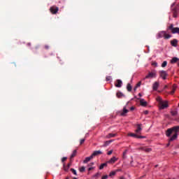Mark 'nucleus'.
<instances>
[{"instance_id": "nucleus-1", "label": "nucleus", "mask_w": 179, "mask_h": 179, "mask_svg": "<svg viewBox=\"0 0 179 179\" xmlns=\"http://www.w3.org/2000/svg\"><path fill=\"white\" fill-rule=\"evenodd\" d=\"M173 132H179V126H176L171 129H168L166 131V136H171Z\"/></svg>"}, {"instance_id": "nucleus-2", "label": "nucleus", "mask_w": 179, "mask_h": 179, "mask_svg": "<svg viewBox=\"0 0 179 179\" xmlns=\"http://www.w3.org/2000/svg\"><path fill=\"white\" fill-rule=\"evenodd\" d=\"M159 110H164L169 107V102L167 101H163L159 104Z\"/></svg>"}, {"instance_id": "nucleus-3", "label": "nucleus", "mask_w": 179, "mask_h": 179, "mask_svg": "<svg viewBox=\"0 0 179 179\" xmlns=\"http://www.w3.org/2000/svg\"><path fill=\"white\" fill-rule=\"evenodd\" d=\"M159 37H164L166 40L168 38H170L171 37V35L166 33V31H162L158 34Z\"/></svg>"}, {"instance_id": "nucleus-4", "label": "nucleus", "mask_w": 179, "mask_h": 179, "mask_svg": "<svg viewBox=\"0 0 179 179\" xmlns=\"http://www.w3.org/2000/svg\"><path fill=\"white\" fill-rule=\"evenodd\" d=\"M152 78H156V71L153 70L149 72L147 76H145L144 79H152Z\"/></svg>"}, {"instance_id": "nucleus-5", "label": "nucleus", "mask_w": 179, "mask_h": 179, "mask_svg": "<svg viewBox=\"0 0 179 179\" xmlns=\"http://www.w3.org/2000/svg\"><path fill=\"white\" fill-rule=\"evenodd\" d=\"M58 10H59V9L55 6H53L50 8V11L52 15H57V13H58Z\"/></svg>"}, {"instance_id": "nucleus-6", "label": "nucleus", "mask_w": 179, "mask_h": 179, "mask_svg": "<svg viewBox=\"0 0 179 179\" xmlns=\"http://www.w3.org/2000/svg\"><path fill=\"white\" fill-rule=\"evenodd\" d=\"M138 150H143V152H145V153H149V152H152V148L148 147H141L138 148Z\"/></svg>"}, {"instance_id": "nucleus-7", "label": "nucleus", "mask_w": 179, "mask_h": 179, "mask_svg": "<svg viewBox=\"0 0 179 179\" xmlns=\"http://www.w3.org/2000/svg\"><path fill=\"white\" fill-rule=\"evenodd\" d=\"M137 129L135 130L136 134H138L141 135V132L142 131V124H136Z\"/></svg>"}, {"instance_id": "nucleus-8", "label": "nucleus", "mask_w": 179, "mask_h": 179, "mask_svg": "<svg viewBox=\"0 0 179 179\" xmlns=\"http://www.w3.org/2000/svg\"><path fill=\"white\" fill-rule=\"evenodd\" d=\"M159 75L160 77L162 78V79H164V80H166L168 76L167 72H166L165 71H162L159 72Z\"/></svg>"}, {"instance_id": "nucleus-9", "label": "nucleus", "mask_w": 179, "mask_h": 179, "mask_svg": "<svg viewBox=\"0 0 179 179\" xmlns=\"http://www.w3.org/2000/svg\"><path fill=\"white\" fill-rule=\"evenodd\" d=\"M117 160L118 158L113 157L109 161L107 162V163H108L109 164H114V163H115V162H117Z\"/></svg>"}, {"instance_id": "nucleus-10", "label": "nucleus", "mask_w": 179, "mask_h": 179, "mask_svg": "<svg viewBox=\"0 0 179 179\" xmlns=\"http://www.w3.org/2000/svg\"><path fill=\"white\" fill-rule=\"evenodd\" d=\"M176 90H177V85L174 84L172 86L171 92H169V94H171V96H173V94H174V93H176Z\"/></svg>"}, {"instance_id": "nucleus-11", "label": "nucleus", "mask_w": 179, "mask_h": 179, "mask_svg": "<svg viewBox=\"0 0 179 179\" xmlns=\"http://www.w3.org/2000/svg\"><path fill=\"white\" fill-rule=\"evenodd\" d=\"M178 136V134L175 132V134L169 138V142H173V141H176Z\"/></svg>"}, {"instance_id": "nucleus-12", "label": "nucleus", "mask_w": 179, "mask_h": 179, "mask_svg": "<svg viewBox=\"0 0 179 179\" xmlns=\"http://www.w3.org/2000/svg\"><path fill=\"white\" fill-rule=\"evenodd\" d=\"M128 136H132L134 138H145L144 136H138L137 134H135L134 133H129L128 134Z\"/></svg>"}, {"instance_id": "nucleus-13", "label": "nucleus", "mask_w": 179, "mask_h": 179, "mask_svg": "<svg viewBox=\"0 0 179 179\" xmlns=\"http://www.w3.org/2000/svg\"><path fill=\"white\" fill-rule=\"evenodd\" d=\"M99 155H103V152H101V150H98V151H94L92 154V157H94L96 156H99Z\"/></svg>"}, {"instance_id": "nucleus-14", "label": "nucleus", "mask_w": 179, "mask_h": 179, "mask_svg": "<svg viewBox=\"0 0 179 179\" xmlns=\"http://www.w3.org/2000/svg\"><path fill=\"white\" fill-rule=\"evenodd\" d=\"M171 45L173 47H177V45H178V41H177V39H173L171 41Z\"/></svg>"}, {"instance_id": "nucleus-15", "label": "nucleus", "mask_w": 179, "mask_h": 179, "mask_svg": "<svg viewBox=\"0 0 179 179\" xmlns=\"http://www.w3.org/2000/svg\"><path fill=\"white\" fill-rule=\"evenodd\" d=\"M129 112L128 109H127V108H123V111L122 113H120V115L122 117H125V115H127V113Z\"/></svg>"}, {"instance_id": "nucleus-16", "label": "nucleus", "mask_w": 179, "mask_h": 179, "mask_svg": "<svg viewBox=\"0 0 179 179\" xmlns=\"http://www.w3.org/2000/svg\"><path fill=\"white\" fill-rule=\"evenodd\" d=\"M159 82H155L152 85L153 90H157L159 89Z\"/></svg>"}, {"instance_id": "nucleus-17", "label": "nucleus", "mask_w": 179, "mask_h": 179, "mask_svg": "<svg viewBox=\"0 0 179 179\" xmlns=\"http://www.w3.org/2000/svg\"><path fill=\"white\" fill-rule=\"evenodd\" d=\"M116 87H121L122 86V81L121 80H117V83L115 84Z\"/></svg>"}, {"instance_id": "nucleus-18", "label": "nucleus", "mask_w": 179, "mask_h": 179, "mask_svg": "<svg viewBox=\"0 0 179 179\" xmlns=\"http://www.w3.org/2000/svg\"><path fill=\"white\" fill-rule=\"evenodd\" d=\"M140 104H141V106H142L143 107H146V106H148V102H146V101H145V99H141V100L140 101Z\"/></svg>"}, {"instance_id": "nucleus-19", "label": "nucleus", "mask_w": 179, "mask_h": 179, "mask_svg": "<svg viewBox=\"0 0 179 179\" xmlns=\"http://www.w3.org/2000/svg\"><path fill=\"white\" fill-rule=\"evenodd\" d=\"M77 153H78V151L76 150H74L70 157V160H72L73 159V157H75L76 156Z\"/></svg>"}, {"instance_id": "nucleus-20", "label": "nucleus", "mask_w": 179, "mask_h": 179, "mask_svg": "<svg viewBox=\"0 0 179 179\" xmlns=\"http://www.w3.org/2000/svg\"><path fill=\"white\" fill-rule=\"evenodd\" d=\"M93 159V157L91 155L90 157H87L85 158V159L83 161V163H89Z\"/></svg>"}, {"instance_id": "nucleus-21", "label": "nucleus", "mask_w": 179, "mask_h": 179, "mask_svg": "<svg viewBox=\"0 0 179 179\" xmlns=\"http://www.w3.org/2000/svg\"><path fill=\"white\" fill-rule=\"evenodd\" d=\"M107 162L101 164L99 166V170H103L104 167H107Z\"/></svg>"}, {"instance_id": "nucleus-22", "label": "nucleus", "mask_w": 179, "mask_h": 179, "mask_svg": "<svg viewBox=\"0 0 179 179\" xmlns=\"http://www.w3.org/2000/svg\"><path fill=\"white\" fill-rule=\"evenodd\" d=\"M179 32V28L178 27H175L172 31L171 33H173V34H176V33H178Z\"/></svg>"}, {"instance_id": "nucleus-23", "label": "nucleus", "mask_w": 179, "mask_h": 179, "mask_svg": "<svg viewBox=\"0 0 179 179\" xmlns=\"http://www.w3.org/2000/svg\"><path fill=\"white\" fill-rule=\"evenodd\" d=\"M117 134H108L107 136H106V138L108 139H110V138H114V136H115Z\"/></svg>"}, {"instance_id": "nucleus-24", "label": "nucleus", "mask_w": 179, "mask_h": 179, "mask_svg": "<svg viewBox=\"0 0 179 179\" xmlns=\"http://www.w3.org/2000/svg\"><path fill=\"white\" fill-rule=\"evenodd\" d=\"M177 61H179L178 58H177V57H173V58L171 60V64H176V62H177Z\"/></svg>"}, {"instance_id": "nucleus-25", "label": "nucleus", "mask_w": 179, "mask_h": 179, "mask_svg": "<svg viewBox=\"0 0 179 179\" xmlns=\"http://www.w3.org/2000/svg\"><path fill=\"white\" fill-rule=\"evenodd\" d=\"M127 89L128 92H132V86L131 85V84H127Z\"/></svg>"}, {"instance_id": "nucleus-26", "label": "nucleus", "mask_w": 179, "mask_h": 179, "mask_svg": "<svg viewBox=\"0 0 179 179\" xmlns=\"http://www.w3.org/2000/svg\"><path fill=\"white\" fill-rule=\"evenodd\" d=\"M156 100L157 101H158L159 104H160L161 103H163V99L160 96H157Z\"/></svg>"}, {"instance_id": "nucleus-27", "label": "nucleus", "mask_w": 179, "mask_h": 179, "mask_svg": "<svg viewBox=\"0 0 179 179\" xmlns=\"http://www.w3.org/2000/svg\"><path fill=\"white\" fill-rule=\"evenodd\" d=\"M127 153H128V150H125L123 152L122 159H127Z\"/></svg>"}, {"instance_id": "nucleus-28", "label": "nucleus", "mask_w": 179, "mask_h": 179, "mask_svg": "<svg viewBox=\"0 0 179 179\" xmlns=\"http://www.w3.org/2000/svg\"><path fill=\"white\" fill-rule=\"evenodd\" d=\"M116 96H117V97H118V99H121V97H123L124 94L122 92H117Z\"/></svg>"}, {"instance_id": "nucleus-29", "label": "nucleus", "mask_w": 179, "mask_h": 179, "mask_svg": "<svg viewBox=\"0 0 179 179\" xmlns=\"http://www.w3.org/2000/svg\"><path fill=\"white\" fill-rule=\"evenodd\" d=\"M111 142H113L111 140L105 141L103 146H108L109 143H111Z\"/></svg>"}, {"instance_id": "nucleus-30", "label": "nucleus", "mask_w": 179, "mask_h": 179, "mask_svg": "<svg viewBox=\"0 0 179 179\" xmlns=\"http://www.w3.org/2000/svg\"><path fill=\"white\" fill-rule=\"evenodd\" d=\"M171 115H173V117H176V115H177V114H178V112H177V110H172V111L171 112Z\"/></svg>"}, {"instance_id": "nucleus-31", "label": "nucleus", "mask_w": 179, "mask_h": 179, "mask_svg": "<svg viewBox=\"0 0 179 179\" xmlns=\"http://www.w3.org/2000/svg\"><path fill=\"white\" fill-rule=\"evenodd\" d=\"M115 174H117V171H111L109 174V177H113V176H115Z\"/></svg>"}, {"instance_id": "nucleus-32", "label": "nucleus", "mask_w": 179, "mask_h": 179, "mask_svg": "<svg viewBox=\"0 0 179 179\" xmlns=\"http://www.w3.org/2000/svg\"><path fill=\"white\" fill-rule=\"evenodd\" d=\"M178 16V13L176 10H173V17H177Z\"/></svg>"}, {"instance_id": "nucleus-33", "label": "nucleus", "mask_w": 179, "mask_h": 179, "mask_svg": "<svg viewBox=\"0 0 179 179\" xmlns=\"http://www.w3.org/2000/svg\"><path fill=\"white\" fill-rule=\"evenodd\" d=\"M141 85H142V82L139 81V82L136 84V87H134V90H136V88H137V87H139L141 86Z\"/></svg>"}, {"instance_id": "nucleus-34", "label": "nucleus", "mask_w": 179, "mask_h": 179, "mask_svg": "<svg viewBox=\"0 0 179 179\" xmlns=\"http://www.w3.org/2000/svg\"><path fill=\"white\" fill-rule=\"evenodd\" d=\"M166 66H167V62L164 61L162 64V68H166Z\"/></svg>"}, {"instance_id": "nucleus-35", "label": "nucleus", "mask_w": 179, "mask_h": 179, "mask_svg": "<svg viewBox=\"0 0 179 179\" xmlns=\"http://www.w3.org/2000/svg\"><path fill=\"white\" fill-rule=\"evenodd\" d=\"M85 166H82L81 168L79 169V171L80 173H83L85 171Z\"/></svg>"}, {"instance_id": "nucleus-36", "label": "nucleus", "mask_w": 179, "mask_h": 179, "mask_svg": "<svg viewBox=\"0 0 179 179\" xmlns=\"http://www.w3.org/2000/svg\"><path fill=\"white\" fill-rule=\"evenodd\" d=\"M175 27H173V24H171L169 27V30H171V31H172V30L174 29Z\"/></svg>"}, {"instance_id": "nucleus-37", "label": "nucleus", "mask_w": 179, "mask_h": 179, "mask_svg": "<svg viewBox=\"0 0 179 179\" xmlns=\"http://www.w3.org/2000/svg\"><path fill=\"white\" fill-rule=\"evenodd\" d=\"M85 138L81 139L80 141V145H83V143H85Z\"/></svg>"}, {"instance_id": "nucleus-38", "label": "nucleus", "mask_w": 179, "mask_h": 179, "mask_svg": "<svg viewBox=\"0 0 179 179\" xmlns=\"http://www.w3.org/2000/svg\"><path fill=\"white\" fill-rule=\"evenodd\" d=\"M71 171H72L73 173H74L75 176H77L76 171L73 169H71Z\"/></svg>"}, {"instance_id": "nucleus-39", "label": "nucleus", "mask_w": 179, "mask_h": 179, "mask_svg": "<svg viewBox=\"0 0 179 179\" xmlns=\"http://www.w3.org/2000/svg\"><path fill=\"white\" fill-rule=\"evenodd\" d=\"M71 165H72V159H71V162L67 164L68 169H69V167H71Z\"/></svg>"}, {"instance_id": "nucleus-40", "label": "nucleus", "mask_w": 179, "mask_h": 179, "mask_svg": "<svg viewBox=\"0 0 179 179\" xmlns=\"http://www.w3.org/2000/svg\"><path fill=\"white\" fill-rule=\"evenodd\" d=\"M64 171H68L69 170V168H68V166H64Z\"/></svg>"}, {"instance_id": "nucleus-41", "label": "nucleus", "mask_w": 179, "mask_h": 179, "mask_svg": "<svg viewBox=\"0 0 179 179\" xmlns=\"http://www.w3.org/2000/svg\"><path fill=\"white\" fill-rule=\"evenodd\" d=\"M101 178H102V179H107V178H108V176H107V175L103 176H102Z\"/></svg>"}, {"instance_id": "nucleus-42", "label": "nucleus", "mask_w": 179, "mask_h": 179, "mask_svg": "<svg viewBox=\"0 0 179 179\" xmlns=\"http://www.w3.org/2000/svg\"><path fill=\"white\" fill-rule=\"evenodd\" d=\"M110 155H113V150H110V151L108 152V155L110 156Z\"/></svg>"}, {"instance_id": "nucleus-43", "label": "nucleus", "mask_w": 179, "mask_h": 179, "mask_svg": "<svg viewBox=\"0 0 179 179\" xmlns=\"http://www.w3.org/2000/svg\"><path fill=\"white\" fill-rule=\"evenodd\" d=\"M67 157H64L62 159V162L64 163V162H65V160H66Z\"/></svg>"}, {"instance_id": "nucleus-44", "label": "nucleus", "mask_w": 179, "mask_h": 179, "mask_svg": "<svg viewBox=\"0 0 179 179\" xmlns=\"http://www.w3.org/2000/svg\"><path fill=\"white\" fill-rule=\"evenodd\" d=\"M111 80V77L110 76L106 77L107 82H108V80Z\"/></svg>"}, {"instance_id": "nucleus-45", "label": "nucleus", "mask_w": 179, "mask_h": 179, "mask_svg": "<svg viewBox=\"0 0 179 179\" xmlns=\"http://www.w3.org/2000/svg\"><path fill=\"white\" fill-rule=\"evenodd\" d=\"M115 171H116V173H118L120 171H122V170L121 169H116Z\"/></svg>"}, {"instance_id": "nucleus-46", "label": "nucleus", "mask_w": 179, "mask_h": 179, "mask_svg": "<svg viewBox=\"0 0 179 179\" xmlns=\"http://www.w3.org/2000/svg\"><path fill=\"white\" fill-rule=\"evenodd\" d=\"M94 169V167H90L88 169V171H90L93 170Z\"/></svg>"}, {"instance_id": "nucleus-47", "label": "nucleus", "mask_w": 179, "mask_h": 179, "mask_svg": "<svg viewBox=\"0 0 179 179\" xmlns=\"http://www.w3.org/2000/svg\"><path fill=\"white\" fill-rule=\"evenodd\" d=\"M144 114H145V115H147V114H149V111L148 110H145Z\"/></svg>"}, {"instance_id": "nucleus-48", "label": "nucleus", "mask_w": 179, "mask_h": 179, "mask_svg": "<svg viewBox=\"0 0 179 179\" xmlns=\"http://www.w3.org/2000/svg\"><path fill=\"white\" fill-rule=\"evenodd\" d=\"M130 110H131V111H134V110H135V108H134V106H131V107L130 108Z\"/></svg>"}, {"instance_id": "nucleus-49", "label": "nucleus", "mask_w": 179, "mask_h": 179, "mask_svg": "<svg viewBox=\"0 0 179 179\" xmlns=\"http://www.w3.org/2000/svg\"><path fill=\"white\" fill-rule=\"evenodd\" d=\"M45 48H46V50H48V49L50 48V46L45 45Z\"/></svg>"}, {"instance_id": "nucleus-50", "label": "nucleus", "mask_w": 179, "mask_h": 179, "mask_svg": "<svg viewBox=\"0 0 179 179\" xmlns=\"http://www.w3.org/2000/svg\"><path fill=\"white\" fill-rule=\"evenodd\" d=\"M167 87H169V85H165L164 89H167Z\"/></svg>"}, {"instance_id": "nucleus-51", "label": "nucleus", "mask_w": 179, "mask_h": 179, "mask_svg": "<svg viewBox=\"0 0 179 179\" xmlns=\"http://www.w3.org/2000/svg\"><path fill=\"white\" fill-rule=\"evenodd\" d=\"M169 145H170V142L169 141V143L166 145V148H169Z\"/></svg>"}, {"instance_id": "nucleus-52", "label": "nucleus", "mask_w": 179, "mask_h": 179, "mask_svg": "<svg viewBox=\"0 0 179 179\" xmlns=\"http://www.w3.org/2000/svg\"><path fill=\"white\" fill-rule=\"evenodd\" d=\"M93 164H94V163L92 162V163L90 164L88 166H93Z\"/></svg>"}, {"instance_id": "nucleus-53", "label": "nucleus", "mask_w": 179, "mask_h": 179, "mask_svg": "<svg viewBox=\"0 0 179 179\" xmlns=\"http://www.w3.org/2000/svg\"><path fill=\"white\" fill-rule=\"evenodd\" d=\"M120 179H125V178L124 176H121Z\"/></svg>"}, {"instance_id": "nucleus-54", "label": "nucleus", "mask_w": 179, "mask_h": 179, "mask_svg": "<svg viewBox=\"0 0 179 179\" xmlns=\"http://www.w3.org/2000/svg\"><path fill=\"white\" fill-rule=\"evenodd\" d=\"M138 96H142L141 94H138Z\"/></svg>"}, {"instance_id": "nucleus-55", "label": "nucleus", "mask_w": 179, "mask_h": 179, "mask_svg": "<svg viewBox=\"0 0 179 179\" xmlns=\"http://www.w3.org/2000/svg\"><path fill=\"white\" fill-rule=\"evenodd\" d=\"M73 179H78V178H73Z\"/></svg>"}, {"instance_id": "nucleus-56", "label": "nucleus", "mask_w": 179, "mask_h": 179, "mask_svg": "<svg viewBox=\"0 0 179 179\" xmlns=\"http://www.w3.org/2000/svg\"><path fill=\"white\" fill-rule=\"evenodd\" d=\"M157 166H159V165H156L155 167H157Z\"/></svg>"}, {"instance_id": "nucleus-57", "label": "nucleus", "mask_w": 179, "mask_h": 179, "mask_svg": "<svg viewBox=\"0 0 179 179\" xmlns=\"http://www.w3.org/2000/svg\"><path fill=\"white\" fill-rule=\"evenodd\" d=\"M28 45H30V43H28Z\"/></svg>"}, {"instance_id": "nucleus-58", "label": "nucleus", "mask_w": 179, "mask_h": 179, "mask_svg": "<svg viewBox=\"0 0 179 179\" xmlns=\"http://www.w3.org/2000/svg\"><path fill=\"white\" fill-rule=\"evenodd\" d=\"M66 179H69L68 178H66Z\"/></svg>"}]
</instances>
